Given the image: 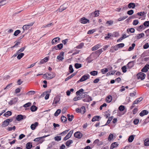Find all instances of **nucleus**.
<instances>
[{
    "instance_id": "nucleus-20",
    "label": "nucleus",
    "mask_w": 149,
    "mask_h": 149,
    "mask_svg": "<svg viewBox=\"0 0 149 149\" xmlns=\"http://www.w3.org/2000/svg\"><path fill=\"white\" fill-rule=\"evenodd\" d=\"M118 146V144L116 142L112 143L111 145L110 149H113V148L117 147Z\"/></svg>"
},
{
    "instance_id": "nucleus-18",
    "label": "nucleus",
    "mask_w": 149,
    "mask_h": 149,
    "mask_svg": "<svg viewBox=\"0 0 149 149\" xmlns=\"http://www.w3.org/2000/svg\"><path fill=\"white\" fill-rule=\"evenodd\" d=\"M100 47L101 45L99 44H97L92 48L91 50L92 51H94L100 48Z\"/></svg>"
},
{
    "instance_id": "nucleus-16",
    "label": "nucleus",
    "mask_w": 149,
    "mask_h": 149,
    "mask_svg": "<svg viewBox=\"0 0 149 149\" xmlns=\"http://www.w3.org/2000/svg\"><path fill=\"white\" fill-rule=\"evenodd\" d=\"M94 58L92 57V55L91 54L86 59V60L87 61V63H90L92 62L94 60Z\"/></svg>"
},
{
    "instance_id": "nucleus-25",
    "label": "nucleus",
    "mask_w": 149,
    "mask_h": 149,
    "mask_svg": "<svg viewBox=\"0 0 149 149\" xmlns=\"http://www.w3.org/2000/svg\"><path fill=\"white\" fill-rule=\"evenodd\" d=\"M144 34L143 33L140 34H138L135 37V38L137 39H139L143 37L144 36Z\"/></svg>"
},
{
    "instance_id": "nucleus-34",
    "label": "nucleus",
    "mask_w": 149,
    "mask_h": 149,
    "mask_svg": "<svg viewBox=\"0 0 149 149\" xmlns=\"http://www.w3.org/2000/svg\"><path fill=\"white\" fill-rule=\"evenodd\" d=\"M84 91V90L82 88H81L79 90L77 91L76 92V95H79L81 94V93H83Z\"/></svg>"
},
{
    "instance_id": "nucleus-39",
    "label": "nucleus",
    "mask_w": 149,
    "mask_h": 149,
    "mask_svg": "<svg viewBox=\"0 0 149 149\" xmlns=\"http://www.w3.org/2000/svg\"><path fill=\"white\" fill-rule=\"evenodd\" d=\"M61 121L62 122L65 123L67 121V118L63 116H61Z\"/></svg>"
},
{
    "instance_id": "nucleus-23",
    "label": "nucleus",
    "mask_w": 149,
    "mask_h": 149,
    "mask_svg": "<svg viewBox=\"0 0 149 149\" xmlns=\"http://www.w3.org/2000/svg\"><path fill=\"white\" fill-rule=\"evenodd\" d=\"M33 147L32 143L31 142H29L26 144V149H31Z\"/></svg>"
},
{
    "instance_id": "nucleus-35",
    "label": "nucleus",
    "mask_w": 149,
    "mask_h": 149,
    "mask_svg": "<svg viewBox=\"0 0 149 149\" xmlns=\"http://www.w3.org/2000/svg\"><path fill=\"white\" fill-rule=\"evenodd\" d=\"M24 55V54L23 53H19L18 54V55L17 57V58L19 60L22 58L23 56Z\"/></svg>"
},
{
    "instance_id": "nucleus-61",
    "label": "nucleus",
    "mask_w": 149,
    "mask_h": 149,
    "mask_svg": "<svg viewBox=\"0 0 149 149\" xmlns=\"http://www.w3.org/2000/svg\"><path fill=\"white\" fill-rule=\"evenodd\" d=\"M113 20H110L107 21L106 23L107 24H108L109 26H110L112 25L113 23Z\"/></svg>"
},
{
    "instance_id": "nucleus-38",
    "label": "nucleus",
    "mask_w": 149,
    "mask_h": 149,
    "mask_svg": "<svg viewBox=\"0 0 149 149\" xmlns=\"http://www.w3.org/2000/svg\"><path fill=\"white\" fill-rule=\"evenodd\" d=\"M80 111L81 112V113H82L83 114H84L86 112V109L85 107L82 106L80 108Z\"/></svg>"
},
{
    "instance_id": "nucleus-3",
    "label": "nucleus",
    "mask_w": 149,
    "mask_h": 149,
    "mask_svg": "<svg viewBox=\"0 0 149 149\" xmlns=\"http://www.w3.org/2000/svg\"><path fill=\"white\" fill-rule=\"evenodd\" d=\"M89 77L90 76L88 74H87V75L85 74L81 77L80 79L77 81V82L79 83L80 82H82L85 81L87 79H89Z\"/></svg>"
},
{
    "instance_id": "nucleus-55",
    "label": "nucleus",
    "mask_w": 149,
    "mask_h": 149,
    "mask_svg": "<svg viewBox=\"0 0 149 149\" xmlns=\"http://www.w3.org/2000/svg\"><path fill=\"white\" fill-rule=\"evenodd\" d=\"M108 71V69L107 68H105L101 70V72L102 74H104Z\"/></svg>"
},
{
    "instance_id": "nucleus-36",
    "label": "nucleus",
    "mask_w": 149,
    "mask_h": 149,
    "mask_svg": "<svg viewBox=\"0 0 149 149\" xmlns=\"http://www.w3.org/2000/svg\"><path fill=\"white\" fill-rule=\"evenodd\" d=\"M144 145L146 146H149V139L147 138L144 141Z\"/></svg>"
},
{
    "instance_id": "nucleus-22",
    "label": "nucleus",
    "mask_w": 149,
    "mask_h": 149,
    "mask_svg": "<svg viewBox=\"0 0 149 149\" xmlns=\"http://www.w3.org/2000/svg\"><path fill=\"white\" fill-rule=\"evenodd\" d=\"M67 118L68 120L69 121H71L74 118V116L72 114L70 115V114H67Z\"/></svg>"
},
{
    "instance_id": "nucleus-58",
    "label": "nucleus",
    "mask_w": 149,
    "mask_h": 149,
    "mask_svg": "<svg viewBox=\"0 0 149 149\" xmlns=\"http://www.w3.org/2000/svg\"><path fill=\"white\" fill-rule=\"evenodd\" d=\"M127 17V16H124L123 17H121L118 19V20L119 21H121L123 20L126 18Z\"/></svg>"
},
{
    "instance_id": "nucleus-29",
    "label": "nucleus",
    "mask_w": 149,
    "mask_h": 149,
    "mask_svg": "<svg viewBox=\"0 0 149 149\" xmlns=\"http://www.w3.org/2000/svg\"><path fill=\"white\" fill-rule=\"evenodd\" d=\"M12 114V113L11 111H8L4 114L3 116L6 117H7L8 116H11Z\"/></svg>"
},
{
    "instance_id": "nucleus-2",
    "label": "nucleus",
    "mask_w": 149,
    "mask_h": 149,
    "mask_svg": "<svg viewBox=\"0 0 149 149\" xmlns=\"http://www.w3.org/2000/svg\"><path fill=\"white\" fill-rule=\"evenodd\" d=\"M49 135H50L49 134L47 135H45L41 137L36 138L34 139L33 141H39L40 143H42L44 141V140L43 139L47 137Z\"/></svg>"
},
{
    "instance_id": "nucleus-13",
    "label": "nucleus",
    "mask_w": 149,
    "mask_h": 149,
    "mask_svg": "<svg viewBox=\"0 0 149 149\" xmlns=\"http://www.w3.org/2000/svg\"><path fill=\"white\" fill-rule=\"evenodd\" d=\"M49 60V57H45L44 59L41 60L39 63H38V64L39 65H40L41 64H42L43 63H45L46 62Z\"/></svg>"
},
{
    "instance_id": "nucleus-33",
    "label": "nucleus",
    "mask_w": 149,
    "mask_h": 149,
    "mask_svg": "<svg viewBox=\"0 0 149 149\" xmlns=\"http://www.w3.org/2000/svg\"><path fill=\"white\" fill-rule=\"evenodd\" d=\"M60 99L58 97H55L54 98L53 102V104H56L57 103H58Z\"/></svg>"
},
{
    "instance_id": "nucleus-6",
    "label": "nucleus",
    "mask_w": 149,
    "mask_h": 149,
    "mask_svg": "<svg viewBox=\"0 0 149 149\" xmlns=\"http://www.w3.org/2000/svg\"><path fill=\"white\" fill-rule=\"evenodd\" d=\"M74 136L76 138L80 139L83 136V134L80 132L77 131L74 134Z\"/></svg>"
},
{
    "instance_id": "nucleus-19",
    "label": "nucleus",
    "mask_w": 149,
    "mask_h": 149,
    "mask_svg": "<svg viewBox=\"0 0 149 149\" xmlns=\"http://www.w3.org/2000/svg\"><path fill=\"white\" fill-rule=\"evenodd\" d=\"M136 6L135 3H130L128 4V7L129 8H134Z\"/></svg>"
},
{
    "instance_id": "nucleus-45",
    "label": "nucleus",
    "mask_w": 149,
    "mask_h": 149,
    "mask_svg": "<svg viewBox=\"0 0 149 149\" xmlns=\"http://www.w3.org/2000/svg\"><path fill=\"white\" fill-rule=\"evenodd\" d=\"M87 92H83V93H82L81 95H80V96H81V99L84 98L86 96H87Z\"/></svg>"
},
{
    "instance_id": "nucleus-63",
    "label": "nucleus",
    "mask_w": 149,
    "mask_h": 149,
    "mask_svg": "<svg viewBox=\"0 0 149 149\" xmlns=\"http://www.w3.org/2000/svg\"><path fill=\"white\" fill-rule=\"evenodd\" d=\"M134 12L133 10H131L127 11V13L129 15H131L134 13Z\"/></svg>"
},
{
    "instance_id": "nucleus-14",
    "label": "nucleus",
    "mask_w": 149,
    "mask_h": 149,
    "mask_svg": "<svg viewBox=\"0 0 149 149\" xmlns=\"http://www.w3.org/2000/svg\"><path fill=\"white\" fill-rule=\"evenodd\" d=\"M81 22L82 24H86L87 22H89V19H86L84 17H83L81 18Z\"/></svg>"
},
{
    "instance_id": "nucleus-59",
    "label": "nucleus",
    "mask_w": 149,
    "mask_h": 149,
    "mask_svg": "<svg viewBox=\"0 0 149 149\" xmlns=\"http://www.w3.org/2000/svg\"><path fill=\"white\" fill-rule=\"evenodd\" d=\"M113 135L112 134H110L108 137V140L109 141H110L112 140L113 138Z\"/></svg>"
},
{
    "instance_id": "nucleus-31",
    "label": "nucleus",
    "mask_w": 149,
    "mask_h": 149,
    "mask_svg": "<svg viewBox=\"0 0 149 149\" xmlns=\"http://www.w3.org/2000/svg\"><path fill=\"white\" fill-rule=\"evenodd\" d=\"M73 141L72 140H69L67 141L65 143V145L69 147L70 145L73 143Z\"/></svg>"
},
{
    "instance_id": "nucleus-1",
    "label": "nucleus",
    "mask_w": 149,
    "mask_h": 149,
    "mask_svg": "<svg viewBox=\"0 0 149 149\" xmlns=\"http://www.w3.org/2000/svg\"><path fill=\"white\" fill-rule=\"evenodd\" d=\"M103 51L102 50V49H100L97 51L93 52L91 54V56L94 59H96L100 55Z\"/></svg>"
},
{
    "instance_id": "nucleus-37",
    "label": "nucleus",
    "mask_w": 149,
    "mask_h": 149,
    "mask_svg": "<svg viewBox=\"0 0 149 149\" xmlns=\"http://www.w3.org/2000/svg\"><path fill=\"white\" fill-rule=\"evenodd\" d=\"M82 66L81 64L78 63H76L74 64V67L76 69H79Z\"/></svg>"
},
{
    "instance_id": "nucleus-26",
    "label": "nucleus",
    "mask_w": 149,
    "mask_h": 149,
    "mask_svg": "<svg viewBox=\"0 0 149 149\" xmlns=\"http://www.w3.org/2000/svg\"><path fill=\"white\" fill-rule=\"evenodd\" d=\"M9 124L6 120L2 123L1 126L2 127H5L8 125Z\"/></svg>"
},
{
    "instance_id": "nucleus-51",
    "label": "nucleus",
    "mask_w": 149,
    "mask_h": 149,
    "mask_svg": "<svg viewBox=\"0 0 149 149\" xmlns=\"http://www.w3.org/2000/svg\"><path fill=\"white\" fill-rule=\"evenodd\" d=\"M127 68V65H124L122 66L121 68V69L122 70V72L123 73H125L127 72L126 69Z\"/></svg>"
},
{
    "instance_id": "nucleus-41",
    "label": "nucleus",
    "mask_w": 149,
    "mask_h": 149,
    "mask_svg": "<svg viewBox=\"0 0 149 149\" xmlns=\"http://www.w3.org/2000/svg\"><path fill=\"white\" fill-rule=\"evenodd\" d=\"M98 72L96 71H93L90 72V74L91 75L95 76L97 75Z\"/></svg>"
},
{
    "instance_id": "nucleus-10",
    "label": "nucleus",
    "mask_w": 149,
    "mask_h": 149,
    "mask_svg": "<svg viewBox=\"0 0 149 149\" xmlns=\"http://www.w3.org/2000/svg\"><path fill=\"white\" fill-rule=\"evenodd\" d=\"M73 132L72 130L70 131L66 136L64 138L63 140L64 141H66L69 139L71 136Z\"/></svg>"
},
{
    "instance_id": "nucleus-40",
    "label": "nucleus",
    "mask_w": 149,
    "mask_h": 149,
    "mask_svg": "<svg viewBox=\"0 0 149 149\" xmlns=\"http://www.w3.org/2000/svg\"><path fill=\"white\" fill-rule=\"evenodd\" d=\"M61 110L60 109H58L57 110V111H56L55 113L54 114V116H57L58 115L61 113Z\"/></svg>"
},
{
    "instance_id": "nucleus-12",
    "label": "nucleus",
    "mask_w": 149,
    "mask_h": 149,
    "mask_svg": "<svg viewBox=\"0 0 149 149\" xmlns=\"http://www.w3.org/2000/svg\"><path fill=\"white\" fill-rule=\"evenodd\" d=\"M60 38L59 37H56L54 38L52 41V43L54 45L55 43H58L59 42Z\"/></svg>"
},
{
    "instance_id": "nucleus-52",
    "label": "nucleus",
    "mask_w": 149,
    "mask_h": 149,
    "mask_svg": "<svg viewBox=\"0 0 149 149\" xmlns=\"http://www.w3.org/2000/svg\"><path fill=\"white\" fill-rule=\"evenodd\" d=\"M31 105V102H29L24 104L23 106V107L24 108H26L30 107Z\"/></svg>"
},
{
    "instance_id": "nucleus-28",
    "label": "nucleus",
    "mask_w": 149,
    "mask_h": 149,
    "mask_svg": "<svg viewBox=\"0 0 149 149\" xmlns=\"http://www.w3.org/2000/svg\"><path fill=\"white\" fill-rule=\"evenodd\" d=\"M101 118L99 116H95L93 117V118L92 119V122H94L95 121H98L99 119V118Z\"/></svg>"
},
{
    "instance_id": "nucleus-17",
    "label": "nucleus",
    "mask_w": 149,
    "mask_h": 149,
    "mask_svg": "<svg viewBox=\"0 0 149 149\" xmlns=\"http://www.w3.org/2000/svg\"><path fill=\"white\" fill-rule=\"evenodd\" d=\"M48 79H50L54 77L55 76V74L54 73L51 72V73H48Z\"/></svg>"
},
{
    "instance_id": "nucleus-5",
    "label": "nucleus",
    "mask_w": 149,
    "mask_h": 149,
    "mask_svg": "<svg viewBox=\"0 0 149 149\" xmlns=\"http://www.w3.org/2000/svg\"><path fill=\"white\" fill-rule=\"evenodd\" d=\"M26 118L25 115H23L21 114L18 115L16 118V119L18 121H19L24 119Z\"/></svg>"
},
{
    "instance_id": "nucleus-56",
    "label": "nucleus",
    "mask_w": 149,
    "mask_h": 149,
    "mask_svg": "<svg viewBox=\"0 0 149 149\" xmlns=\"http://www.w3.org/2000/svg\"><path fill=\"white\" fill-rule=\"evenodd\" d=\"M118 109L120 111H123L125 109V107L124 106L121 105L119 107Z\"/></svg>"
},
{
    "instance_id": "nucleus-32",
    "label": "nucleus",
    "mask_w": 149,
    "mask_h": 149,
    "mask_svg": "<svg viewBox=\"0 0 149 149\" xmlns=\"http://www.w3.org/2000/svg\"><path fill=\"white\" fill-rule=\"evenodd\" d=\"M134 135H131L129 136L128 139V141L129 142H132L134 139Z\"/></svg>"
},
{
    "instance_id": "nucleus-44",
    "label": "nucleus",
    "mask_w": 149,
    "mask_h": 149,
    "mask_svg": "<svg viewBox=\"0 0 149 149\" xmlns=\"http://www.w3.org/2000/svg\"><path fill=\"white\" fill-rule=\"evenodd\" d=\"M135 43H133L132 44V47H130L128 49V51H130L132 50L134 47H135Z\"/></svg>"
},
{
    "instance_id": "nucleus-62",
    "label": "nucleus",
    "mask_w": 149,
    "mask_h": 149,
    "mask_svg": "<svg viewBox=\"0 0 149 149\" xmlns=\"http://www.w3.org/2000/svg\"><path fill=\"white\" fill-rule=\"evenodd\" d=\"M57 46L58 50H60L62 48L63 45L62 43H60L58 45H57Z\"/></svg>"
},
{
    "instance_id": "nucleus-42",
    "label": "nucleus",
    "mask_w": 149,
    "mask_h": 149,
    "mask_svg": "<svg viewBox=\"0 0 149 149\" xmlns=\"http://www.w3.org/2000/svg\"><path fill=\"white\" fill-rule=\"evenodd\" d=\"M84 43L81 42L79 45L76 47V48L80 49L83 47L84 46Z\"/></svg>"
},
{
    "instance_id": "nucleus-50",
    "label": "nucleus",
    "mask_w": 149,
    "mask_h": 149,
    "mask_svg": "<svg viewBox=\"0 0 149 149\" xmlns=\"http://www.w3.org/2000/svg\"><path fill=\"white\" fill-rule=\"evenodd\" d=\"M20 33L21 31L19 30H17L15 31L13 35L15 36H17Z\"/></svg>"
},
{
    "instance_id": "nucleus-21",
    "label": "nucleus",
    "mask_w": 149,
    "mask_h": 149,
    "mask_svg": "<svg viewBox=\"0 0 149 149\" xmlns=\"http://www.w3.org/2000/svg\"><path fill=\"white\" fill-rule=\"evenodd\" d=\"M143 99V98L141 97L137 99L133 102V104H138L139 102H140Z\"/></svg>"
},
{
    "instance_id": "nucleus-15",
    "label": "nucleus",
    "mask_w": 149,
    "mask_h": 149,
    "mask_svg": "<svg viewBox=\"0 0 149 149\" xmlns=\"http://www.w3.org/2000/svg\"><path fill=\"white\" fill-rule=\"evenodd\" d=\"M148 111L146 110H142L139 113L140 116L142 117L145 115L148 114Z\"/></svg>"
},
{
    "instance_id": "nucleus-49",
    "label": "nucleus",
    "mask_w": 149,
    "mask_h": 149,
    "mask_svg": "<svg viewBox=\"0 0 149 149\" xmlns=\"http://www.w3.org/2000/svg\"><path fill=\"white\" fill-rule=\"evenodd\" d=\"M135 30L133 28H131L129 29H127V33H129V32H130L131 33H133L134 32Z\"/></svg>"
},
{
    "instance_id": "nucleus-43",
    "label": "nucleus",
    "mask_w": 149,
    "mask_h": 149,
    "mask_svg": "<svg viewBox=\"0 0 149 149\" xmlns=\"http://www.w3.org/2000/svg\"><path fill=\"white\" fill-rule=\"evenodd\" d=\"M107 36H105L104 37V39L106 40H108L110 36H112V34L109 33H107Z\"/></svg>"
},
{
    "instance_id": "nucleus-47",
    "label": "nucleus",
    "mask_w": 149,
    "mask_h": 149,
    "mask_svg": "<svg viewBox=\"0 0 149 149\" xmlns=\"http://www.w3.org/2000/svg\"><path fill=\"white\" fill-rule=\"evenodd\" d=\"M119 35V33L118 32H114L112 34V37H116L118 36Z\"/></svg>"
},
{
    "instance_id": "nucleus-11",
    "label": "nucleus",
    "mask_w": 149,
    "mask_h": 149,
    "mask_svg": "<svg viewBox=\"0 0 149 149\" xmlns=\"http://www.w3.org/2000/svg\"><path fill=\"white\" fill-rule=\"evenodd\" d=\"M149 69V65L146 64L141 70V71L143 72H146Z\"/></svg>"
},
{
    "instance_id": "nucleus-48",
    "label": "nucleus",
    "mask_w": 149,
    "mask_h": 149,
    "mask_svg": "<svg viewBox=\"0 0 149 149\" xmlns=\"http://www.w3.org/2000/svg\"><path fill=\"white\" fill-rule=\"evenodd\" d=\"M54 139L56 141H58L61 140V137L60 136H57L54 137Z\"/></svg>"
},
{
    "instance_id": "nucleus-27",
    "label": "nucleus",
    "mask_w": 149,
    "mask_h": 149,
    "mask_svg": "<svg viewBox=\"0 0 149 149\" xmlns=\"http://www.w3.org/2000/svg\"><path fill=\"white\" fill-rule=\"evenodd\" d=\"M37 109L38 107L34 105L32 106L30 108L32 112L36 111L37 110Z\"/></svg>"
},
{
    "instance_id": "nucleus-64",
    "label": "nucleus",
    "mask_w": 149,
    "mask_h": 149,
    "mask_svg": "<svg viewBox=\"0 0 149 149\" xmlns=\"http://www.w3.org/2000/svg\"><path fill=\"white\" fill-rule=\"evenodd\" d=\"M57 59H58L59 61H62V60L64 58L63 56H61L60 55H58L57 56Z\"/></svg>"
},
{
    "instance_id": "nucleus-9",
    "label": "nucleus",
    "mask_w": 149,
    "mask_h": 149,
    "mask_svg": "<svg viewBox=\"0 0 149 149\" xmlns=\"http://www.w3.org/2000/svg\"><path fill=\"white\" fill-rule=\"evenodd\" d=\"M33 23H30L29 24L24 25L22 27L23 29L25 31L28 29L30 27L32 26L33 24Z\"/></svg>"
},
{
    "instance_id": "nucleus-46",
    "label": "nucleus",
    "mask_w": 149,
    "mask_h": 149,
    "mask_svg": "<svg viewBox=\"0 0 149 149\" xmlns=\"http://www.w3.org/2000/svg\"><path fill=\"white\" fill-rule=\"evenodd\" d=\"M69 72L70 73H72L74 72V69L72 65H70L69 67Z\"/></svg>"
},
{
    "instance_id": "nucleus-54",
    "label": "nucleus",
    "mask_w": 149,
    "mask_h": 149,
    "mask_svg": "<svg viewBox=\"0 0 149 149\" xmlns=\"http://www.w3.org/2000/svg\"><path fill=\"white\" fill-rule=\"evenodd\" d=\"M143 25L145 27H148L149 26V21H146L143 23Z\"/></svg>"
},
{
    "instance_id": "nucleus-57",
    "label": "nucleus",
    "mask_w": 149,
    "mask_h": 149,
    "mask_svg": "<svg viewBox=\"0 0 149 149\" xmlns=\"http://www.w3.org/2000/svg\"><path fill=\"white\" fill-rule=\"evenodd\" d=\"M35 93V92L34 91H28L26 93V95H34Z\"/></svg>"
},
{
    "instance_id": "nucleus-30",
    "label": "nucleus",
    "mask_w": 149,
    "mask_h": 149,
    "mask_svg": "<svg viewBox=\"0 0 149 149\" xmlns=\"http://www.w3.org/2000/svg\"><path fill=\"white\" fill-rule=\"evenodd\" d=\"M112 100V97L111 95L108 96L106 99V102L107 103L110 102Z\"/></svg>"
},
{
    "instance_id": "nucleus-53",
    "label": "nucleus",
    "mask_w": 149,
    "mask_h": 149,
    "mask_svg": "<svg viewBox=\"0 0 149 149\" xmlns=\"http://www.w3.org/2000/svg\"><path fill=\"white\" fill-rule=\"evenodd\" d=\"M145 29L143 28V25H141L138 26L137 29V30L138 31H140L141 29Z\"/></svg>"
},
{
    "instance_id": "nucleus-24",
    "label": "nucleus",
    "mask_w": 149,
    "mask_h": 149,
    "mask_svg": "<svg viewBox=\"0 0 149 149\" xmlns=\"http://www.w3.org/2000/svg\"><path fill=\"white\" fill-rule=\"evenodd\" d=\"M38 123L37 122H35L34 124H32L31 126V128L32 130H34L36 127L37 126Z\"/></svg>"
},
{
    "instance_id": "nucleus-4",
    "label": "nucleus",
    "mask_w": 149,
    "mask_h": 149,
    "mask_svg": "<svg viewBox=\"0 0 149 149\" xmlns=\"http://www.w3.org/2000/svg\"><path fill=\"white\" fill-rule=\"evenodd\" d=\"M146 76L145 74L142 72L139 73L137 74V77L138 79H141V80H143Z\"/></svg>"
},
{
    "instance_id": "nucleus-8",
    "label": "nucleus",
    "mask_w": 149,
    "mask_h": 149,
    "mask_svg": "<svg viewBox=\"0 0 149 149\" xmlns=\"http://www.w3.org/2000/svg\"><path fill=\"white\" fill-rule=\"evenodd\" d=\"M18 100V99L17 97H14L8 103L9 104L12 105L13 104H15L17 102Z\"/></svg>"
},
{
    "instance_id": "nucleus-60",
    "label": "nucleus",
    "mask_w": 149,
    "mask_h": 149,
    "mask_svg": "<svg viewBox=\"0 0 149 149\" xmlns=\"http://www.w3.org/2000/svg\"><path fill=\"white\" fill-rule=\"evenodd\" d=\"M25 48H26V47H24L21 48L19 50H18L17 51V53H19V54L20 52H23L24 50L25 49Z\"/></svg>"
},
{
    "instance_id": "nucleus-7",
    "label": "nucleus",
    "mask_w": 149,
    "mask_h": 149,
    "mask_svg": "<svg viewBox=\"0 0 149 149\" xmlns=\"http://www.w3.org/2000/svg\"><path fill=\"white\" fill-rule=\"evenodd\" d=\"M135 63V61H133L129 62L127 65V68L129 69L132 68L134 65V63Z\"/></svg>"
}]
</instances>
